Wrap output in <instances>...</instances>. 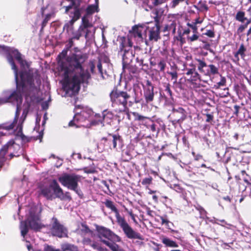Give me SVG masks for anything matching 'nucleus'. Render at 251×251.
<instances>
[{"label":"nucleus","mask_w":251,"mask_h":251,"mask_svg":"<svg viewBox=\"0 0 251 251\" xmlns=\"http://www.w3.org/2000/svg\"><path fill=\"white\" fill-rule=\"evenodd\" d=\"M183 34L181 31H178V35L174 36V40L180 41L181 45H183L185 43V39L183 37Z\"/></svg>","instance_id":"nucleus-49"},{"label":"nucleus","mask_w":251,"mask_h":251,"mask_svg":"<svg viewBox=\"0 0 251 251\" xmlns=\"http://www.w3.org/2000/svg\"><path fill=\"white\" fill-rule=\"evenodd\" d=\"M43 227L40 222V216L34 213H30L27 219L21 222V235L25 237L28 232L29 228L35 231H40Z\"/></svg>","instance_id":"nucleus-7"},{"label":"nucleus","mask_w":251,"mask_h":251,"mask_svg":"<svg viewBox=\"0 0 251 251\" xmlns=\"http://www.w3.org/2000/svg\"><path fill=\"white\" fill-rule=\"evenodd\" d=\"M174 189L176 192L179 193H183L184 191V189L178 184L174 185Z\"/></svg>","instance_id":"nucleus-64"},{"label":"nucleus","mask_w":251,"mask_h":251,"mask_svg":"<svg viewBox=\"0 0 251 251\" xmlns=\"http://www.w3.org/2000/svg\"><path fill=\"white\" fill-rule=\"evenodd\" d=\"M43 133L40 132L39 135L36 137L31 136V137H27L24 135V133H21V135H18L19 136L22 141L25 143H28L31 141L32 140L34 141H36L37 140H40L41 141L42 138L43 137Z\"/></svg>","instance_id":"nucleus-27"},{"label":"nucleus","mask_w":251,"mask_h":251,"mask_svg":"<svg viewBox=\"0 0 251 251\" xmlns=\"http://www.w3.org/2000/svg\"><path fill=\"white\" fill-rule=\"evenodd\" d=\"M17 90L13 91L10 95L8 97L7 99L5 100L2 99H0V100H2V103H0V104H3L6 102L11 101L12 100L18 101L19 99L22 98V94L23 93L24 89L21 88V87L17 84Z\"/></svg>","instance_id":"nucleus-19"},{"label":"nucleus","mask_w":251,"mask_h":251,"mask_svg":"<svg viewBox=\"0 0 251 251\" xmlns=\"http://www.w3.org/2000/svg\"><path fill=\"white\" fill-rule=\"evenodd\" d=\"M199 38V33H194V34L192 36L187 37V41L189 42H194V41L198 40Z\"/></svg>","instance_id":"nucleus-52"},{"label":"nucleus","mask_w":251,"mask_h":251,"mask_svg":"<svg viewBox=\"0 0 251 251\" xmlns=\"http://www.w3.org/2000/svg\"><path fill=\"white\" fill-rule=\"evenodd\" d=\"M14 57L20 63L21 67H24L25 65H27V62L22 58L21 53L18 51H16L14 54Z\"/></svg>","instance_id":"nucleus-39"},{"label":"nucleus","mask_w":251,"mask_h":251,"mask_svg":"<svg viewBox=\"0 0 251 251\" xmlns=\"http://www.w3.org/2000/svg\"><path fill=\"white\" fill-rule=\"evenodd\" d=\"M176 20L175 18H173V20H170L168 21L167 23L165 25V26L163 29V32L165 33L168 32L167 34L165 35H169V31L173 29L174 27L176 26Z\"/></svg>","instance_id":"nucleus-25"},{"label":"nucleus","mask_w":251,"mask_h":251,"mask_svg":"<svg viewBox=\"0 0 251 251\" xmlns=\"http://www.w3.org/2000/svg\"><path fill=\"white\" fill-rule=\"evenodd\" d=\"M21 148L13 140L9 141L0 149V167L3 166L6 161H10L14 157L21 154Z\"/></svg>","instance_id":"nucleus-5"},{"label":"nucleus","mask_w":251,"mask_h":251,"mask_svg":"<svg viewBox=\"0 0 251 251\" xmlns=\"http://www.w3.org/2000/svg\"><path fill=\"white\" fill-rule=\"evenodd\" d=\"M146 127L147 128H150L152 132H156L157 133L159 132L160 130L159 128H157L156 125L152 120L151 122V123H150V124H148Z\"/></svg>","instance_id":"nucleus-42"},{"label":"nucleus","mask_w":251,"mask_h":251,"mask_svg":"<svg viewBox=\"0 0 251 251\" xmlns=\"http://www.w3.org/2000/svg\"><path fill=\"white\" fill-rule=\"evenodd\" d=\"M134 55L133 52L127 51L123 54V67L125 68L126 65L129 64L133 59Z\"/></svg>","instance_id":"nucleus-26"},{"label":"nucleus","mask_w":251,"mask_h":251,"mask_svg":"<svg viewBox=\"0 0 251 251\" xmlns=\"http://www.w3.org/2000/svg\"><path fill=\"white\" fill-rule=\"evenodd\" d=\"M155 16L154 17L155 26L151 27L149 31V40L150 41L157 42L161 39L160 21L161 17L159 15L158 11L155 12Z\"/></svg>","instance_id":"nucleus-11"},{"label":"nucleus","mask_w":251,"mask_h":251,"mask_svg":"<svg viewBox=\"0 0 251 251\" xmlns=\"http://www.w3.org/2000/svg\"><path fill=\"white\" fill-rule=\"evenodd\" d=\"M160 219L161 221L162 225H165L167 228L171 230V232L177 233V231L174 230L172 229L171 226H173V223L171 222L167 219H166L163 217H161Z\"/></svg>","instance_id":"nucleus-34"},{"label":"nucleus","mask_w":251,"mask_h":251,"mask_svg":"<svg viewBox=\"0 0 251 251\" xmlns=\"http://www.w3.org/2000/svg\"><path fill=\"white\" fill-rule=\"evenodd\" d=\"M235 19L237 21L243 24L248 22V20H251L250 19H248L246 17L245 12L241 10L237 11L235 16Z\"/></svg>","instance_id":"nucleus-30"},{"label":"nucleus","mask_w":251,"mask_h":251,"mask_svg":"<svg viewBox=\"0 0 251 251\" xmlns=\"http://www.w3.org/2000/svg\"><path fill=\"white\" fill-rule=\"evenodd\" d=\"M168 74L171 76V79L172 80H174V83H176L177 79L178 77V74L176 71L169 72Z\"/></svg>","instance_id":"nucleus-55"},{"label":"nucleus","mask_w":251,"mask_h":251,"mask_svg":"<svg viewBox=\"0 0 251 251\" xmlns=\"http://www.w3.org/2000/svg\"><path fill=\"white\" fill-rule=\"evenodd\" d=\"M81 176L75 174H66L60 177L59 182L68 189L75 191L80 198H82L83 194L78 188V182Z\"/></svg>","instance_id":"nucleus-8"},{"label":"nucleus","mask_w":251,"mask_h":251,"mask_svg":"<svg viewBox=\"0 0 251 251\" xmlns=\"http://www.w3.org/2000/svg\"><path fill=\"white\" fill-rule=\"evenodd\" d=\"M187 25H188V26H189V27L192 28V29L193 30V32L194 33H198V27H197V25H196L195 24H194L193 23H188Z\"/></svg>","instance_id":"nucleus-57"},{"label":"nucleus","mask_w":251,"mask_h":251,"mask_svg":"<svg viewBox=\"0 0 251 251\" xmlns=\"http://www.w3.org/2000/svg\"><path fill=\"white\" fill-rule=\"evenodd\" d=\"M112 117L113 114L111 112L107 110H104L102 112V120L100 121V123H102V122H108V119L110 120Z\"/></svg>","instance_id":"nucleus-38"},{"label":"nucleus","mask_w":251,"mask_h":251,"mask_svg":"<svg viewBox=\"0 0 251 251\" xmlns=\"http://www.w3.org/2000/svg\"><path fill=\"white\" fill-rule=\"evenodd\" d=\"M74 8H75V11L74 12V16L73 18H74L75 20H77L80 17V16H81L80 11L79 9V7Z\"/></svg>","instance_id":"nucleus-53"},{"label":"nucleus","mask_w":251,"mask_h":251,"mask_svg":"<svg viewBox=\"0 0 251 251\" xmlns=\"http://www.w3.org/2000/svg\"><path fill=\"white\" fill-rule=\"evenodd\" d=\"M91 247L93 249L96 250L98 251H100L102 248V247L101 246V245L99 243H98L96 241H94L93 242Z\"/></svg>","instance_id":"nucleus-50"},{"label":"nucleus","mask_w":251,"mask_h":251,"mask_svg":"<svg viewBox=\"0 0 251 251\" xmlns=\"http://www.w3.org/2000/svg\"><path fill=\"white\" fill-rule=\"evenodd\" d=\"M165 87L164 91L166 93L167 98H172V92L170 88V84L169 83H165L164 85Z\"/></svg>","instance_id":"nucleus-46"},{"label":"nucleus","mask_w":251,"mask_h":251,"mask_svg":"<svg viewBox=\"0 0 251 251\" xmlns=\"http://www.w3.org/2000/svg\"><path fill=\"white\" fill-rule=\"evenodd\" d=\"M146 29H145L144 26L136 25L132 26L131 30H129V33H131L134 38H137L143 41V37L142 32H145Z\"/></svg>","instance_id":"nucleus-21"},{"label":"nucleus","mask_w":251,"mask_h":251,"mask_svg":"<svg viewBox=\"0 0 251 251\" xmlns=\"http://www.w3.org/2000/svg\"><path fill=\"white\" fill-rule=\"evenodd\" d=\"M221 80L220 81L217 83L216 85H215V87L216 88H219L222 86H225L226 85V78L225 77L223 76L222 75H220Z\"/></svg>","instance_id":"nucleus-47"},{"label":"nucleus","mask_w":251,"mask_h":251,"mask_svg":"<svg viewBox=\"0 0 251 251\" xmlns=\"http://www.w3.org/2000/svg\"><path fill=\"white\" fill-rule=\"evenodd\" d=\"M21 79L20 84H18L22 89L25 88V84H27L30 89L32 90H38L41 84L40 75L37 73H33L30 70L28 71H22L20 73Z\"/></svg>","instance_id":"nucleus-6"},{"label":"nucleus","mask_w":251,"mask_h":251,"mask_svg":"<svg viewBox=\"0 0 251 251\" xmlns=\"http://www.w3.org/2000/svg\"><path fill=\"white\" fill-rule=\"evenodd\" d=\"M203 35H206L209 38H214L215 36V32L214 27L211 25V28L209 29H206L205 32L202 34Z\"/></svg>","instance_id":"nucleus-44"},{"label":"nucleus","mask_w":251,"mask_h":251,"mask_svg":"<svg viewBox=\"0 0 251 251\" xmlns=\"http://www.w3.org/2000/svg\"><path fill=\"white\" fill-rule=\"evenodd\" d=\"M190 68L188 69H196L197 68L198 70L201 73V67H206V62L205 58L203 57H195L192 62L188 64Z\"/></svg>","instance_id":"nucleus-17"},{"label":"nucleus","mask_w":251,"mask_h":251,"mask_svg":"<svg viewBox=\"0 0 251 251\" xmlns=\"http://www.w3.org/2000/svg\"><path fill=\"white\" fill-rule=\"evenodd\" d=\"M230 2V0H221V1L209 0L208 2L209 4H213L217 6L221 4L227 5Z\"/></svg>","instance_id":"nucleus-45"},{"label":"nucleus","mask_w":251,"mask_h":251,"mask_svg":"<svg viewBox=\"0 0 251 251\" xmlns=\"http://www.w3.org/2000/svg\"><path fill=\"white\" fill-rule=\"evenodd\" d=\"M39 195H42L48 200H52L53 199H54L55 197H53V194L52 192L51 183L48 186H46L40 187Z\"/></svg>","instance_id":"nucleus-22"},{"label":"nucleus","mask_w":251,"mask_h":251,"mask_svg":"<svg viewBox=\"0 0 251 251\" xmlns=\"http://www.w3.org/2000/svg\"><path fill=\"white\" fill-rule=\"evenodd\" d=\"M67 50H63L57 56L61 71H63V87L67 92L78 93L81 84H88L91 78L89 71L85 70L83 64L87 59L86 54L73 53L67 56Z\"/></svg>","instance_id":"nucleus-1"},{"label":"nucleus","mask_w":251,"mask_h":251,"mask_svg":"<svg viewBox=\"0 0 251 251\" xmlns=\"http://www.w3.org/2000/svg\"><path fill=\"white\" fill-rule=\"evenodd\" d=\"M152 178L151 176H149L148 177L144 178L142 182L141 183L143 185H148L151 184L152 183Z\"/></svg>","instance_id":"nucleus-51"},{"label":"nucleus","mask_w":251,"mask_h":251,"mask_svg":"<svg viewBox=\"0 0 251 251\" xmlns=\"http://www.w3.org/2000/svg\"><path fill=\"white\" fill-rule=\"evenodd\" d=\"M251 23V20H248V22H246L244 24L241 25L237 29L238 33L243 32L244 30L247 27L248 25Z\"/></svg>","instance_id":"nucleus-48"},{"label":"nucleus","mask_w":251,"mask_h":251,"mask_svg":"<svg viewBox=\"0 0 251 251\" xmlns=\"http://www.w3.org/2000/svg\"><path fill=\"white\" fill-rule=\"evenodd\" d=\"M188 0H173L170 3V6L172 8H176L179 4L185 2L186 4H189Z\"/></svg>","instance_id":"nucleus-41"},{"label":"nucleus","mask_w":251,"mask_h":251,"mask_svg":"<svg viewBox=\"0 0 251 251\" xmlns=\"http://www.w3.org/2000/svg\"><path fill=\"white\" fill-rule=\"evenodd\" d=\"M185 74L189 77L188 80L192 83H194L198 80H201V76L196 69H188L187 67L184 69Z\"/></svg>","instance_id":"nucleus-20"},{"label":"nucleus","mask_w":251,"mask_h":251,"mask_svg":"<svg viewBox=\"0 0 251 251\" xmlns=\"http://www.w3.org/2000/svg\"><path fill=\"white\" fill-rule=\"evenodd\" d=\"M93 241L89 238H84L82 240V243L84 245L91 246Z\"/></svg>","instance_id":"nucleus-62"},{"label":"nucleus","mask_w":251,"mask_h":251,"mask_svg":"<svg viewBox=\"0 0 251 251\" xmlns=\"http://www.w3.org/2000/svg\"><path fill=\"white\" fill-rule=\"evenodd\" d=\"M53 223L50 228L51 234L59 238L67 237L68 231L63 225H61L55 217L52 218Z\"/></svg>","instance_id":"nucleus-12"},{"label":"nucleus","mask_w":251,"mask_h":251,"mask_svg":"<svg viewBox=\"0 0 251 251\" xmlns=\"http://www.w3.org/2000/svg\"><path fill=\"white\" fill-rule=\"evenodd\" d=\"M124 208H125V211L126 212L129 214V215L130 216L131 219L133 221H136L135 216V215L133 213L132 210V209L129 210L125 206H124Z\"/></svg>","instance_id":"nucleus-59"},{"label":"nucleus","mask_w":251,"mask_h":251,"mask_svg":"<svg viewBox=\"0 0 251 251\" xmlns=\"http://www.w3.org/2000/svg\"><path fill=\"white\" fill-rule=\"evenodd\" d=\"M96 4H91L89 5L86 10V13L87 15H91L94 13L96 11H98V0H96Z\"/></svg>","instance_id":"nucleus-36"},{"label":"nucleus","mask_w":251,"mask_h":251,"mask_svg":"<svg viewBox=\"0 0 251 251\" xmlns=\"http://www.w3.org/2000/svg\"><path fill=\"white\" fill-rule=\"evenodd\" d=\"M140 89L138 84H134L132 88L127 90H121L117 86H114L109 94L110 101L116 111L125 110L127 105L131 106L134 103H139L141 100L138 97L137 90Z\"/></svg>","instance_id":"nucleus-2"},{"label":"nucleus","mask_w":251,"mask_h":251,"mask_svg":"<svg viewBox=\"0 0 251 251\" xmlns=\"http://www.w3.org/2000/svg\"><path fill=\"white\" fill-rule=\"evenodd\" d=\"M167 61V57L166 58H161L159 59L157 67L160 72H164L166 67V63Z\"/></svg>","instance_id":"nucleus-35"},{"label":"nucleus","mask_w":251,"mask_h":251,"mask_svg":"<svg viewBox=\"0 0 251 251\" xmlns=\"http://www.w3.org/2000/svg\"><path fill=\"white\" fill-rule=\"evenodd\" d=\"M92 112L91 109L83 108V110L75 114L73 119L69 123V126H76V127L84 126V123L88 120L92 114Z\"/></svg>","instance_id":"nucleus-9"},{"label":"nucleus","mask_w":251,"mask_h":251,"mask_svg":"<svg viewBox=\"0 0 251 251\" xmlns=\"http://www.w3.org/2000/svg\"><path fill=\"white\" fill-rule=\"evenodd\" d=\"M161 242L166 247L177 248L178 247V245L176 241L167 237H162Z\"/></svg>","instance_id":"nucleus-28"},{"label":"nucleus","mask_w":251,"mask_h":251,"mask_svg":"<svg viewBox=\"0 0 251 251\" xmlns=\"http://www.w3.org/2000/svg\"><path fill=\"white\" fill-rule=\"evenodd\" d=\"M172 115L174 118V124H181L187 117L185 110L182 107H179L178 109L173 108Z\"/></svg>","instance_id":"nucleus-14"},{"label":"nucleus","mask_w":251,"mask_h":251,"mask_svg":"<svg viewBox=\"0 0 251 251\" xmlns=\"http://www.w3.org/2000/svg\"><path fill=\"white\" fill-rule=\"evenodd\" d=\"M69 1H70V4L68 6H66V12H68L70 9H72L73 7L74 8L79 7L81 0H69Z\"/></svg>","instance_id":"nucleus-33"},{"label":"nucleus","mask_w":251,"mask_h":251,"mask_svg":"<svg viewBox=\"0 0 251 251\" xmlns=\"http://www.w3.org/2000/svg\"><path fill=\"white\" fill-rule=\"evenodd\" d=\"M81 226L82 227V229H81L82 232L85 233H92L93 231L89 228L87 225L82 224Z\"/></svg>","instance_id":"nucleus-54"},{"label":"nucleus","mask_w":251,"mask_h":251,"mask_svg":"<svg viewBox=\"0 0 251 251\" xmlns=\"http://www.w3.org/2000/svg\"><path fill=\"white\" fill-rule=\"evenodd\" d=\"M51 187H52V191H53L55 198L62 199L64 195L63 191L56 180H53L51 183Z\"/></svg>","instance_id":"nucleus-23"},{"label":"nucleus","mask_w":251,"mask_h":251,"mask_svg":"<svg viewBox=\"0 0 251 251\" xmlns=\"http://www.w3.org/2000/svg\"><path fill=\"white\" fill-rule=\"evenodd\" d=\"M84 28L87 27H93V25L89 22V20L86 16H83L82 18V24L80 25Z\"/></svg>","instance_id":"nucleus-43"},{"label":"nucleus","mask_w":251,"mask_h":251,"mask_svg":"<svg viewBox=\"0 0 251 251\" xmlns=\"http://www.w3.org/2000/svg\"><path fill=\"white\" fill-rule=\"evenodd\" d=\"M7 60L9 64L11 65L12 69L14 70L15 74V79L17 82H18V69L17 66L16 65L13 56L9 54L7 56Z\"/></svg>","instance_id":"nucleus-29"},{"label":"nucleus","mask_w":251,"mask_h":251,"mask_svg":"<svg viewBox=\"0 0 251 251\" xmlns=\"http://www.w3.org/2000/svg\"><path fill=\"white\" fill-rule=\"evenodd\" d=\"M152 0V5L154 6H157L158 5H160L165 3L168 0Z\"/></svg>","instance_id":"nucleus-58"},{"label":"nucleus","mask_w":251,"mask_h":251,"mask_svg":"<svg viewBox=\"0 0 251 251\" xmlns=\"http://www.w3.org/2000/svg\"><path fill=\"white\" fill-rule=\"evenodd\" d=\"M148 57V55L146 52L142 53L138 55L136 57L137 62L140 64V65L142 67L143 69H147L148 68V63L146 61Z\"/></svg>","instance_id":"nucleus-24"},{"label":"nucleus","mask_w":251,"mask_h":251,"mask_svg":"<svg viewBox=\"0 0 251 251\" xmlns=\"http://www.w3.org/2000/svg\"><path fill=\"white\" fill-rule=\"evenodd\" d=\"M72 34L73 35V38L76 40H79L80 37L81 36L80 33H79L78 31H72Z\"/></svg>","instance_id":"nucleus-63"},{"label":"nucleus","mask_w":251,"mask_h":251,"mask_svg":"<svg viewBox=\"0 0 251 251\" xmlns=\"http://www.w3.org/2000/svg\"><path fill=\"white\" fill-rule=\"evenodd\" d=\"M201 73L206 76L214 75L219 74V68L213 64L207 65L206 67H201Z\"/></svg>","instance_id":"nucleus-18"},{"label":"nucleus","mask_w":251,"mask_h":251,"mask_svg":"<svg viewBox=\"0 0 251 251\" xmlns=\"http://www.w3.org/2000/svg\"><path fill=\"white\" fill-rule=\"evenodd\" d=\"M96 229L100 241L112 251H125L115 242H120L121 238L110 229L101 226L96 225Z\"/></svg>","instance_id":"nucleus-4"},{"label":"nucleus","mask_w":251,"mask_h":251,"mask_svg":"<svg viewBox=\"0 0 251 251\" xmlns=\"http://www.w3.org/2000/svg\"><path fill=\"white\" fill-rule=\"evenodd\" d=\"M52 15V14L51 13H49L45 15L44 19L41 24V28L40 29L41 31L44 30L45 27L47 25L48 22L50 20Z\"/></svg>","instance_id":"nucleus-40"},{"label":"nucleus","mask_w":251,"mask_h":251,"mask_svg":"<svg viewBox=\"0 0 251 251\" xmlns=\"http://www.w3.org/2000/svg\"><path fill=\"white\" fill-rule=\"evenodd\" d=\"M132 114L134 117V122L138 125L140 127H146L148 124L151 122V118L141 115L138 112H133Z\"/></svg>","instance_id":"nucleus-15"},{"label":"nucleus","mask_w":251,"mask_h":251,"mask_svg":"<svg viewBox=\"0 0 251 251\" xmlns=\"http://www.w3.org/2000/svg\"><path fill=\"white\" fill-rule=\"evenodd\" d=\"M17 122L13 121L12 122H8L0 125V129H3L6 130H10L14 128L16 126Z\"/></svg>","instance_id":"nucleus-32"},{"label":"nucleus","mask_w":251,"mask_h":251,"mask_svg":"<svg viewBox=\"0 0 251 251\" xmlns=\"http://www.w3.org/2000/svg\"><path fill=\"white\" fill-rule=\"evenodd\" d=\"M66 29L67 32L69 33V31L74 30V26H71L69 23H66L63 27V30Z\"/></svg>","instance_id":"nucleus-60"},{"label":"nucleus","mask_w":251,"mask_h":251,"mask_svg":"<svg viewBox=\"0 0 251 251\" xmlns=\"http://www.w3.org/2000/svg\"><path fill=\"white\" fill-rule=\"evenodd\" d=\"M44 251H61L60 249H54L52 246L49 245H45Z\"/></svg>","instance_id":"nucleus-61"},{"label":"nucleus","mask_w":251,"mask_h":251,"mask_svg":"<svg viewBox=\"0 0 251 251\" xmlns=\"http://www.w3.org/2000/svg\"><path fill=\"white\" fill-rule=\"evenodd\" d=\"M124 69H127L129 73L135 74L136 73L137 69L136 68L133 67L131 65H129V64L126 65L125 68H123Z\"/></svg>","instance_id":"nucleus-56"},{"label":"nucleus","mask_w":251,"mask_h":251,"mask_svg":"<svg viewBox=\"0 0 251 251\" xmlns=\"http://www.w3.org/2000/svg\"><path fill=\"white\" fill-rule=\"evenodd\" d=\"M103 203L111 212L115 214L116 222L122 229L126 236L130 239H138L143 240V236L138 232L135 231L127 222L124 217L120 215L118 209L116 207L114 202L109 199H106Z\"/></svg>","instance_id":"nucleus-3"},{"label":"nucleus","mask_w":251,"mask_h":251,"mask_svg":"<svg viewBox=\"0 0 251 251\" xmlns=\"http://www.w3.org/2000/svg\"><path fill=\"white\" fill-rule=\"evenodd\" d=\"M132 45L133 43L130 39H126L125 37L120 38L119 44L120 51H123L124 52H126L127 51L133 52L131 49Z\"/></svg>","instance_id":"nucleus-16"},{"label":"nucleus","mask_w":251,"mask_h":251,"mask_svg":"<svg viewBox=\"0 0 251 251\" xmlns=\"http://www.w3.org/2000/svg\"><path fill=\"white\" fill-rule=\"evenodd\" d=\"M246 50V49L245 48L243 44H242L238 51L234 54V57L237 59L238 61L239 60L238 55H240L242 57H244L245 56V52Z\"/></svg>","instance_id":"nucleus-37"},{"label":"nucleus","mask_w":251,"mask_h":251,"mask_svg":"<svg viewBox=\"0 0 251 251\" xmlns=\"http://www.w3.org/2000/svg\"><path fill=\"white\" fill-rule=\"evenodd\" d=\"M144 90V97L147 104L151 103L154 100V86L151 81L147 80L145 84H142Z\"/></svg>","instance_id":"nucleus-13"},{"label":"nucleus","mask_w":251,"mask_h":251,"mask_svg":"<svg viewBox=\"0 0 251 251\" xmlns=\"http://www.w3.org/2000/svg\"><path fill=\"white\" fill-rule=\"evenodd\" d=\"M103 141L104 147H106L110 150H117V146H122L123 139L118 134L109 133L107 137H102L101 139Z\"/></svg>","instance_id":"nucleus-10"},{"label":"nucleus","mask_w":251,"mask_h":251,"mask_svg":"<svg viewBox=\"0 0 251 251\" xmlns=\"http://www.w3.org/2000/svg\"><path fill=\"white\" fill-rule=\"evenodd\" d=\"M61 249L62 251H78L77 246L69 243L61 244Z\"/></svg>","instance_id":"nucleus-31"}]
</instances>
